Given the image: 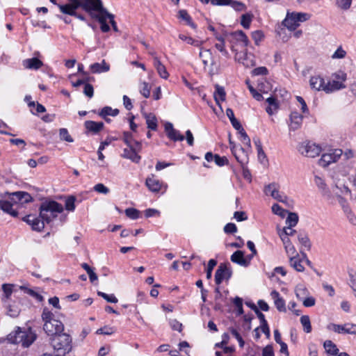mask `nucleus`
Segmentation results:
<instances>
[{"mask_svg": "<svg viewBox=\"0 0 356 356\" xmlns=\"http://www.w3.org/2000/svg\"><path fill=\"white\" fill-rule=\"evenodd\" d=\"M272 211L274 214L280 216L282 218L285 217L286 214L288 213L286 210L282 208L277 204H274L272 206Z\"/></svg>", "mask_w": 356, "mask_h": 356, "instance_id": "46", "label": "nucleus"}, {"mask_svg": "<svg viewBox=\"0 0 356 356\" xmlns=\"http://www.w3.org/2000/svg\"><path fill=\"white\" fill-rule=\"evenodd\" d=\"M217 261L215 259H210L208 262L207 268V278L210 280L212 276V271L213 268L216 266Z\"/></svg>", "mask_w": 356, "mask_h": 356, "instance_id": "48", "label": "nucleus"}, {"mask_svg": "<svg viewBox=\"0 0 356 356\" xmlns=\"http://www.w3.org/2000/svg\"><path fill=\"white\" fill-rule=\"evenodd\" d=\"M325 80L320 76H313L310 78L309 85L311 88L316 91H324L325 90Z\"/></svg>", "mask_w": 356, "mask_h": 356, "instance_id": "17", "label": "nucleus"}, {"mask_svg": "<svg viewBox=\"0 0 356 356\" xmlns=\"http://www.w3.org/2000/svg\"><path fill=\"white\" fill-rule=\"evenodd\" d=\"M129 148L124 149L123 151L122 156L124 158L131 160L136 163H138L140 161L141 157L137 154V152L133 147H129Z\"/></svg>", "mask_w": 356, "mask_h": 356, "instance_id": "26", "label": "nucleus"}, {"mask_svg": "<svg viewBox=\"0 0 356 356\" xmlns=\"http://www.w3.org/2000/svg\"><path fill=\"white\" fill-rule=\"evenodd\" d=\"M328 328L332 330L334 332L337 333H344L346 334V324L344 325H337L332 323L328 325Z\"/></svg>", "mask_w": 356, "mask_h": 356, "instance_id": "49", "label": "nucleus"}, {"mask_svg": "<svg viewBox=\"0 0 356 356\" xmlns=\"http://www.w3.org/2000/svg\"><path fill=\"white\" fill-rule=\"evenodd\" d=\"M179 38L183 41L186 42L188 44L193 45L195 47H200L203 44V41H200L192 38L190 36H187L184 34H179Z\"/></svg>", "mask_w": 356, "mask_h": 356, "instance_id": "38", "label": "nucleus"}, {"mask_svg": "<svg viewBox=\"0 0 356 356\" xmlns=\"http://www.w3.org/2000/svg\"><path fill=\"white\" fill-rule=\"evenodd\" d=\"M314 182L318 189L321 191L325 199L329 201L331 204H334L335 201L334 196L332 195L331 192L327 188L325 181L319 176L316 175L314 177Z\"/></svg>", "mask_w": 356, "mask_h": 356, "instance_id": "13", "label": "nucleus"}, {"mask_svg": "<svg viewBox=\"0 0 356 356\" xmlns=\"http://www.w3.org/2000/svg\"><path fill=\"white\" fill-rule=\"evenodd\" d=\"M97 295L103 298L108 302L117 303L118 301V298L114 296V294H107L102 291H98Z\"/></svg>", "mask_w": 356, "mask_h": 356, "instance_id": "45", "label": "nucleus"}, {"mask_svg": "<svg viewBox=\"0 0 356 356\" xmlns=\"http://www.w3.org/2000/svg\"><path fill=\"white\" fill-rule=\"evenodd\" d=\"M298 241L303 245L307 250H309L311 248V243L307 235L305 234H300L298 236Z\"/></svg>", "mask_w": 356, "mask_h": 356, "instance_id": "42", "label": "nucleus"}, {"mask_svg": "<svg viewBox=\"0 0 356 356\" xmlns=\"http://www.w3.org/2000/svg\"><path fill=\"white\" fill-rule=\"evenodd\" d=\"M264 193L266 195L271 196L273 199L286 203L288 198L283 193L280 192V185L275 182H273L266 186Z\"/></svg>", "mask_w": 356, "mask_h": 356, "instance_id": "9", "label": "nucleus"}, {"mask_svg": "<svg viewBox=\"0 0 356 356\" xmlns=\"http://www.w3.org/2000/svg\"><path fill=\"white\" fill-rule=\"evenodd\" d=\"M42 319L44 321L43 330L51 339L63 332L64 330L63 323L55 319L53 313L47 308L43 309Z\"/></svg>", "mask_w": 356, "mask_h": 356, "instance_id": "3", "label": "nucleus"}, {"mask_svg": "<svg viewBox=\"0 0 356 356\" xmlns=\"http://www.w3.org/2000/svg\"><path fill=\"white\" fill-rule=\"evenodd\" d=\"M252 309L257 314V317L260 321V325L268 324L266 320L265 319L264 314L259 311V309L256 307L255 305H252Z\"/></svg>", "mask_w": 356, "mask_h": 356, "instance_id": "56", "label": "nucleus"}, {"mask_svg": "<svg viewBox=\"0 0 356 356\" xmlns=\"http://www.w3.org/2000/svg\"><path fill=\"white\" fill-rule=\"evenodd\" d=\"M70 3L68 4L58 5V8L63 13L72 16L75 15L76 9L80 7V2L79 0H70Z\"/></svg>", "mask_w": 356, "mask_h": 356, "instance_id": "15", "label": "nucleus"}, {"mask_svg": "<svg viewBox=\"0 0 356 356\" xmlns=\"http://www.w3.org/2000/svg\"><path fill=\"white\" fill-rule=\"evenodd\" d=\"M302 115L297 111L292 112L290 115L291 123L289 124V129L292 131L298 129L302 124Z\"/></svg>", "mask_w": 356, "mask_h": 356, "instance_id": "19", "label": "nucleus"}, {"mask_svg": "<svg viewBox=\"0 0 356 356\" xmlns=\"http://www.w3.org/2000/svg\"><path fill=\"white\" fill-rule=\"evenodd\" d=\"M215 101L217 104L220 105V102L225 100L226 93L223 87L218 85L216 86V90L213 94Z\"/></svg>", "mask_w": 356, "mask_h": 356, "instance_id": "34", "label": "nucleus"}, {"mask_svg": "<svg viewBox=\"0 0 356 356\" xmlns=\"http://www.w3.org/2000/svg\"><path fill=\"white\" fill-rule=\"evenodd\" d=\"M266 102L268 104V106L266 107V111L271 115L278 108V102L274 97H269L266 99Z\"/></svg>", "mask_w": 356, "mask_h": 356, "instance_id": "36", "label": "nucleus"}, {"mask_svg": "<svg viewBox=\"0 0 356 356\" xmlns=\"http://www.w3.org/2000/svg\"><path fill=\"white\" fill-rule=\"evenodd\" d=\"M200 48V51L199 54L200 58L202 59V61L204 64V65L208 66V65H214V60L213 58L212 52L210 49H204Z\"/></svg>", "mask_w": 356, "mask_h": 356, "instance_id": "20", "label": "nucleus"}, {"mask_svg": "<svg viewBox=\"0 0 356 356\" xmlns=\"http://www.w3.org/2000/svg\"><path fill=\"white\" fill-rule=\"evenodd\" d=\"M75 200L74 196H70L65 200V207L69 211H73L75 209Z\"/></svg>", "mask_w": 356, "mask_h": 356, "instance_id": "44", "label": "nucleus"}, {"mask_svg": "<svg viewBox=\"0 0 356 356\" xmlns=\"http://www.w3.org/2000/svg\"><path fill=\"white\" fill-rule=\"evenodd\" d=\"M63 211V207L54 201H44L40 207V217L44 223H50L59 213Z\"/></svg>", "mask_w": 356, "mask_h": 356, "instance_id": "5", "label": "nucleus"}, {"mask_svg": "<svg viewBox=\"0 0 356 356\" xmlns=\"http://www.w3.org/2000/svg\"><path fill=\"white\" fill-rule=\"evenodd\" d=\"M310 15L305 13H289L287 12L285 19L282 22V25L289 31H295L300 22L308 20Z\"/></svg>", "mask_w": 356, "mask_h": 356, "instance_id": "7", "label": "nucleus"}, {"mask_svg": "<svg viewBox=\"0 0 356 356\" xmlns=\"http://www.w3.org/2000/svg\"><path fill=\"white\" fill-rule=\"evenodd\" d=\"M252 38L254 40L256 44H258L264 38V34L261 31H255L252 33Z\"/></svg>", "mask_w": 356, "mask_h": 356, "instance_id": "63", "label": "nucleus"}, {"mask_svg": "<svg viewBox=\"0 0 356 356\" xmlns=\"http://www.w3.org/2000/svg\"><path fill=\"white\" fill-rule=\"evenodd\" d=\"M179 18L184 20L186 24L190 26L192 29H195L197 26L195 23L193 22L191 16L188 15L186 10H180L178 13Z\"/></svg>", "mask_w": 356, "mask_h": 356, "instance_id": "37", "label": "nucleus"}, {"mask_svg": "<svg viewBox=\"0 0 356 356\" xmlns=\"http://www.w3.org/2000/svg\"><path fill=\"white\" fill-rule=\"evenodd\" d=\"M325 351L332 355H337L339 353V349L337 346L330 340H326L323 344Z\"/></svg>", "mask_w": 356, "mask_h": 356, "instance_id": "35", "label": "nucleus"}, {"mask_svg": "<svg viewBox=\"0 0 356 356\" xmlns=\"http://www.w3.org/2000/svg\"><path fill=\"white\" fill-rule=\"evenodd\" d=\"M153 64L160 77L164 79H167L169 76V73L157 56L154 57Z\"/></svg>", "mask_w": 356, "mask_h": 356, "instance_id": "24", "label": "nucleus"}, {"mask_svg": "<svg viewBox=\"0 0 356 356\" xmlns=\"http://www.w3.org/2000/svg\"><path fill=\"white\" fill-rule=\"evenodd\" d=\"M233 40L241 43L243 47H247L249 42L248 38L242 31H237L230 34Z\"/></svg>", "mask_w": 356, "mask_h": 356, "instance_id": "30", "label": "nucleus"}, {"mask_svg": "<svg viewBox=\"0 0 356 356\" xmlns=\"http://www.w3.org/2000/svg\"><path fill=\"white\" fill-rule=\"evenodd\" d=\"M86 129L94 134L99 132L104 127V123L102 122H95L88 120L85 122Z\"/></svg>", "mask_w": 356, "mask_h": 356, "instance_id": "28", "label": "nucleus"}, {"mask_svg": "<svg viewBox=\"0 0 356 356\" xmlns=\"http://www.w3.org/2000/svg\"><path fill=\"white\" fill-rule=\"evenodd\" d=\"M338 197H339V202L341 205V207L343 209V211L346 213L347 218H348L349 222L352 225H356V217L353 213V212L351 211L350 208L348 207V205L346 204L345 200L343 197H340L339 195H338Z\"/></svg>", "mask_w": 356, "mask_h": 356, "instance_id": "29", "label": "nucleus"}, {"mask_svg": "<svg viewBox=\"0 0 356 356\" xmlns=\"http://www.w3.org/2000/svg\"><path fill=\"white\" fill-rule=\"evenodd\" d=\"M37 339L36 334L31 327L22 330L19 327L10 333L8 339L13 343H20L24 348L29 347Z\"/></svg>", "mask_w": 356, "mask_h": 356, "instance_id": "4", "label": "nucleus"}, {"mask_svg": "<svg viewBox=\"0 0 356 356\" xmlns=\"http://www.w3.org/2000/svg\"><path fill=\"white\" fill-rule=\"evenodd\" d=\"M115 332V330L113 327L104 326V327H101L96 331V333L98 334H106L111 335Z\"/></svg>", "mask_w": 356, "mask_h": 356, "instance_id": "55", "label": "nucleus"}, {"mask_svg": "<svg viewBox=\"0 0 356 356\" xmlns=\"http://www.w3.org/2000/svg\"><path fill=\"white\" fill-rule=\"evenodd\" d=\"M303 259L300 258L298 254L291 257L289 258V264L298 272H303L305 267L302 264Z\"/></svg>", "mask_w": 356, "mask_h": 356, "instance_id": "27", "label": "nucleus"}, {"mask_svg": "<svg viewBox=\"0 0 356 356\" xmlns=\"http://www.w3.org/2000/svg\"><path fill=\"white\" fill-rule=\"evenodd\" d=\"M229 5L236 11H243L246 8L245 4L241 1L232 0V3Z\"/></svg>", "mask_w": 356, "mask_h": 356, "instance_id": "54", "label": "nucleus"}, {"mask_svg": "<svg viewBox=\"0 0 356 356\" xmlns=\"http://www.w3.org/2000/svg\"><path fill=\"white\" fill-rule=\"evenodd\" d=\"M342 155V150L335 149L328 153L323 154L319 160V165L326 167L332 163L336 162Z\"/></svg>", "mask_w": 356, "mask_h": 356, "instance_id": "11", "label": "nucleus"}, {"mask_svg": "<svg viewBox=\"0 0 356 356\" xmlns=\"http://www.w3.org/2000/svg\"><path fill=\"white\" fill-rule=\"evenodd\" d=\"M345 88L346 85L343 83L333 79L332 81H329L327 83H326L325 92L330 94Z\"/></svg>", "mask_w": 356, "mask_h": 356, "instance_id": "18", "label": "nucleus"}, {"mask_svg": "<svg viewBox=\"0 0 356 356\" xmlns=\"http://www.w3.org/2000/svg\"><path fill=\"white\" fill-rule=\"evenodd\" d=\"M79 2L80 7L100 23L102 32L106 33L110 30L108 24L105 23V15H107L108 11L104 8L101 0H79Z\"/></svg>", "mask_w": 356, "mask_h": 356, "instance_id": "1", "label": "nucleus"}, {"mask_svg": "<svg viewBox=\"0 0 356 356\" xmlns=\"http://www.w3.org/2000/svg\"><path fill=\"white\" fill-rule=\"evenodd\" d=\"M214 162L218 166H223L228 163V160L225 156H220L218 154H215Z\"/></svg>", "mask_w": 356, "mask_h": 356, "instance_id": "60", "label": "nucleus"}, {"mask_svg": "<svg viewBox=\"0 0 356 356\" xmlns=\"http://www.w3.org/2000/svg\"><path fill=\"white\" fill-rule=\"evenodd\" d=\"M123 140L129 147H133V143L135 140H134L133 136L131 133L124 132L123 135Z\"/></svg>", "mask_w": 356, "mask_h": 356, "instance_id": "59", "label": "nucleus"}, {"mask_svg": "<svg viewBox=\"0 0 356 356\" xmlns=\"http://www.w3.org/2000/svg\"><path fill=\"white\" fill-rule=\"evenodd\" d=\"M298 151L305 156L314 158L320 154L321 148L315 143L303 142L299 145Z\"/></svg>", "mask_w": 356, "mask_h": 356, "instance_id": "8", "label": "nucleus"}, {"mask_svg": "<svg viewBox=\"0 0 356 356\" xmlns=\"http://www.w3.org/2000/svg\"><path fill=\"white\" fill-rule=\"evenodd\" d=\"M143 116L146 120L147 128L152 130H156L157 120L156 116L153 113H143Z\"/></svg>", "mask_w": 356, "mask_h": 356, "instance_id": "32", "label": "nucleus"}, {"mask_svg": "<svg viewBox=\"0 0 356 356\" xmlns=\"http://www.w3.org/2000/svg\"><path fill=\"white\" fill-rule=\"evenodd\" d=\"M168 137L174 141H182L184 139V136L180 134L177 130L172 131L171 134H169Z\"/></svg>", "mask_w": 356, "mask_h": 356, "instance_id": "51", "label": "nucleus"}, {"mask_svg": "<svg viewBox=\"0 0 356 356\" xmlns=\"http://www.w3.org/2000/svg\"><path fill=\"white\" fill-rule=\"evenodd\" d=\"M24 65L29 69L38 70L42 65V62L37 58L24 60Z\"/></svg>", "mask_w": 356, "mask_h": 356, "instance_id": "33", "label": "nucleus"}, {"mask_svg": "<svg viewBox=\"0 0 356 356\" xmlns=\"http://www.w3.org/2000/svg\"><path fill=\"white\" fill-rule=\"evenodd\" d=\"M119 113V110L115 108L113 109L110 106H105L104 107L101 111L99 112V115L103 118L106 122H109L110 119H108L107 117L111 116H116Z\"/></svg>", "mask_w": 356, "mask_h": 356, "instance_id": "31", "label": "nucleus"}, {"mask_svg": "<svg viewBox=\"0 0 356 356\" xmlns=\"http://www.w3.org/2000/svg\"><path fill=\"white\" fill-rule=\"evenodd\" d=\"M332 78L343 83L347 79V75L344 72L339 71L332 74Z\"/></svg>", "mask_w": 356, "mask_h": 356, "instance_id": "62", "label": "nucleus"}, {"mask_svg": "<svg viewBox=\"0 0 356 356\" xmlns=\"http://www.w3.org/2000/svg\"><path fill=\"white\" fill-rule=\"evenodd\" d=\"M288 216L286 219V224L289 227H295L298 222V216L296 213H287Z\"/></svg>", "mask_w": 356, "mask_h": 356, "instance_id": "40", "label": "nucleus"}, {"mask_svg": "<svg viewBox=\"0 0 356 356\" xmlns=\"http://www.w3.org/2000/svg\"><path fill=\"white\" fill-rule=\"evenodd\" d=\"M90 69L92 73L99 74L109 71L110 65L103 60L102 63H95L90 65Z\"/></svg>", "mask_w": 356, "mask_h": 356, "instance_id": "25", "label": "nucleus"}, {"mask_svg": "<svg viewBox=\"0 0 356 356\" xmlns=\"http://www.w3.org/2000/svg\"><path fill=\"white\" fill-rule=\"evenodd\" d=\"M125 213L127 217L131 219L135 220L139 218V211L134 208H128L125 210Z\"/></svg>", "mask_w": 356, "mask_h": 356, "instance_id": "50", "label": "nucleus"}, {"mask_svg": "<svg viewBox=\"0 0 356 356\" xmlns=\"http://www.w3.org/2000/svg\"><path fill=\"white\" fill-rule=\"evenodd\" d=\"M336 1V5L343 9V10H348L352 3V0H335Z\"/></svg>", "mask_w": 356, "mask_h": 356, "instance_id": "52", "label": "nucleus"}, {"mask_svg": "<svg viewBox=\"0 0 356 356\" xmlns=\"http://www.w3.org/2000/svg\"><path fill=\"white\" fill-rule=\"evenodd\" d=\"M140 92L145 98L150 95V86L146 82H143L140 86Z\"/></svg>", "mask_w": 356, "mask_h": 356, "instance_id": "47", "label": "nucleus"}, {"mask_svg": "<svg viewBox=\"0 0 356 356\" xmlns=\"http://www.w3.org/2000/svg\"><path fill=\"white\" fill-rule=\"evenodd\" d=\"M145 184L149 191L154 193L159 192L161 188V183L154 175L147 178Z\"/></svg>", "mask_w": 356, "mask_h": 356, "instance_id": "23", "label": "nucleus"}, {"mask_svg": "<svg viewBox=\"0 0 356 356\" xmlns=\"http://www.w3.org/2000/svg\"><path fill=\"white\" fill-rule=\"evenodd\" d=\"M232 274V271L227 264H220L215 273L216 284L219 285L224 280H228L231 277Z\"/></svg>", "mask_w": 356, "mask_h": 356, "instance_id": "10", "label": "nucleus"}, {"mask_svg": "<svg viewBox=\"0 0 356 356\" xmlns=\"http://www.w3.org/2000/svg\"><path fill=\"white\" fill-rule=\"evenodd\" d=\"M224 232L227 234H234L237 232V227L235 224L229 222L224 227Z\"/></svg>", "mask_w": 356, "mask_h": 356, "instance_id": "64", "label": "nucleus"}, {"mask_svg": "<svg viewBox=\"0 0 356 356\" xmlns=\"http://www.w3.org/2000/svg\"><path fill=\"white\" fill-rule=\"evenodd\" d=\"M20 309L17 305H9L7 309V314L10 317H17L19 314Z\"/></svg>", "mask_w": 356, "mask_h": 356, "instance_id": "41", "label": "nucleus"}, {"mask_svg": "<svg viewBox=\"0 0 356 356\" xmlns=\"http://www.w3.org/2000/svg\"><path fill=\"white\" fill-rule=\"evenodd\" d=\"M83 93L89 98L92 97L94 95L93 86L90 83H86L84 84Z\"/></svg>", "mask_w": 356, "mask_h": 356, "instance_id": "58", "label": "nucleus"}, {"mask_svg": "<svg viewBox=\"0 0 356 356\" xmlns=\"http://www.w3.org/2000/svg\"><path fill=\"white\" fill-rule=\"evenodd\" d=\"M231 261L241 266L247 267L249 266V261L245 258L244 254L241 250L234 252L230 258Z\"/></svg>", "mask_w": 356, "mask_h": 356, "instance_id": "21", "label": "nucleus"}, {"mask_svg": "<svg viewBox=\"0 0 356 356\" xmlns=\"http://www.w3.org/2000/svg\"><path fill=\"white\" fill-rule=\"evenodd\" d=\"M59 134H60V137L62 140H64L67 142H72L73 141V139L70 136V135L68 133V131L66 129H60V131H59Z\"/></svg>", "mask_w": 356, "mask_h": 356, "instance_id": "57", "label": "nucleus"}, {"mask_svg": "<svg viewBox=\"0 0 356 356\" xmlns=\"http://www.w3.org/2000/svg\"><path fill=\"white\" fill-rule=\"evenodd\" d=\"M332 191L338 201V195H339L340 197H342V195H350V190L344 177L342 179H337L336 180L334 187L332 188Z\"/></svg>", "mask_w": 356, "mask_h": 356, "instance_id": "12", "label": "nucleus"}, {"mask_svg": "<svg viewBox=\"0 0 356 356\" xmlns=\"http://www.w3.org/2000/svg\"><path fill=\"white\" fill-rule=\"evenodd\" d=\"M10 199L13 202V204H11L6 200H0V209L13 217L18 216V212L16 211V209H13V204L18 206L24 203L30 202L32 200V197L30 194L24 191L13 193L10 194Z\"/></svg>", "mask_w": 356, "mask_h": 356, "instance_id": "2", "label": "nucleus"}, {"mask_svg": "<svg viewBox=\"0 0 356 356\" xmlns=\"http://www.w3.org/2000/svg\"><path fill=\"white\" fill-rule=\"evenodd\" d=\"M300 323L303 326V330L306 333L312 332V325L309 316L304 315L300 317Z\"/></svg>", "mask_w": 356, "mask_h": 356, "instance_id": "39", "label": "nucleus"}, {"mask_svg": "<svg viewBox=\"0 0 356 356\" xmlns=\"http://www.w3.org/2000/svg\"><path fill=\"white\" fill-rule=\"evenodd\" d=\"M23 221L30 225L33 230L41 231L44 228V222L34 216L28 215L22 218Z\"/></svg>", "mask_w": 356, "mask_h": 356, "instance_id": "16", "label": "nucleus"}, {"mask_svg": "<svg viewBox=\"0 0 356 356\" xmlns=\"http://www.w3.org/2000/svg\"><path fill=\"white\" fill-rule=\"evenodd\" d=\"M51 343L56 353V356H67L72 349V338L66 333H60L51 339Z\"/></svg>", "mask_w": 356, "mask_h": 356, "instance_id": "6", "label": "nucleus"}, {"mask_svg": "<svg viewBox=\"0 0 356 356\" xmlns=\"http://www.w3.org/2000/svg\"><path fill=\"white\" fill-rule=\"evenodd\" d=\"M270 296L274 300V304L277 309L280 312H286V305L284 300L280 296L277 291H273L270 293Z\"/></svg>", "mask_w": 356, "mask_h": 356, "instance_id": "22", "label": "nucleus"}, {"mask_svg": "<svg viewBox=\"0 0 356 356\" xmlns=\"http://www.w3.org/2000/svg\"><path fill=\"white\" fill-rule=\"evenodd\" d=\"M232 152L235 156L236 161L241 164L242 167L245 166L248 162V153L243 147H237L233 146L232 147Z\"/></svg>", "mask_w": 356, "mask_h": 356, "instance_id": "14", "label": "nucleus"}, {"mask_svg": "<svg viewBox=\"0 0 356 356\" xmlns=\"http://www.w3.org/2000/svg\"><path fill=\"white\" fill-rule=\"evenodd\" d=\"M259 90L263 93H267L272 89L270 83L267 81L260 83L259 85Z\"/></svg>", "mask_w": 356, "mask_h": 356, "instance_id": "61", "label": "nucleus"}, {"mask_svg": "<svg viewBox=\"0 0 356 356\" xmlns=\"http://www.w3.org/2000/svg\"><path fill=\"white\" fill-rule=\"evenodd\" d=\"M230 332L232 335L238 341L239 346L243 348L244 346L245 342L238 332L234 328H231Z\"/></svg>", "mask_w": 356, "mask_h": 356, "instance_id": "53", "label": "nucleus"}, {"mask_svg": "<svg viewBox=\"0 0 356 356\" xmlns=\"http://www.w3.org/2000/svg\"><path fill=\"white\" fill-rule=\"evenodd\" d=\"M252 15L250 13L244 14L241 16V24L245 29H249L252 22Z\"/></svg>", "mask_w": 356, "mask_h": 356, "instance_id": "43", "label": "nucleus"}]
</instances>
